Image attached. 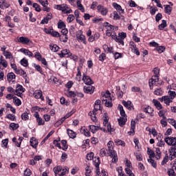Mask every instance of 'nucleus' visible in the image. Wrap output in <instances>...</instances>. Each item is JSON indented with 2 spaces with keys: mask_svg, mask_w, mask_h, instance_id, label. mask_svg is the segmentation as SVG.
<instances>
[{
  "mask_svg": "<svg viewBox=\"0 0 176 176\" xmlns=\"http://www.w3.org/2000/svg\"><path fill=\"white\" fill-rule=\"evenodd\" d=\"M113 142L109 141L107 143L108 151L109 156L112 159V163H118V154L116 153V151L113 150Z\"/></svg>",
  "mask_w": 176,
  "mask_h": 176,
  "instance_id": "obj_1",
  "label": "nucleus"
},
{
  "mask_svg": "<svg viewBox=\"0 0 176 176\" xmlns=\"http://www.w3.org/2000/svg\"><path fill=\"white\" fill-rule=\"evenodd\" d=\"M103 126H104V127H107V131H109V133H113V131H115V129L113 128H112V126H111V124H109V118L108 117V114L104 113L103 117Z\"/></svg>",
  "mask_w": 176,
  "mask_h": 176,
  "instance_id": "obj_2",
  "label": "nucleus"
},
{
  "mask_svg": "<svg viewBox=\"0 0 176 176\" xmlns=\"http://www.w3.org/2000/svg\"><path fill=\"white\" fill-rule=\"evenodd\" d=\"M55 9L61 10L65 14L72 13V10L67 4L56 5Z\"/></svg>",
  "mask_w": 176,
  "mask_h": 176,
  "instance_id": "obj_3",
  "label": "nucleus"
},
{
  "mask_svg": "<svg viewBox=\"0 0 176 176\" xmlns=\"http://www.w3.org/2000/svg\"><path fill=\"white\" fill-rule=\"evenodd\" d=\"M24 91H25V88H23L22 85L17 84L14 93L15 96H17L18 97H21Z\"/></svg>",
  "mask_w": 176,
  "mask_h": 176,
  "instance_id": "obj_4",
  "label": "nucleus"
},
{
  "mask_svg": "<svg viewBox=\"0 0 176 176\" xmlns=\"http://www.w3.org/2000/svg\"><path fill=\"white\" fill-rule=\"evenodd\" d=\"M76 38H77L78 42H82L84 43V45H86V43H87L86 36H85V35H83V32H82V30H79L78 32Z\"/></svg>",
  "mask_w": 176,
  "mask_h": 176,
  "instance_id": "obj_5",
  "label": "nucleus"
},
{
  "mask_svg": "<svg viewBox=\"0 0 176 176\" xmlns=\"http://www.w3.org/2000/svg\"><path fill=\"white\" fill-rule=\"evenodd\" d=\"M72 116V113H69L66 114L63 118H62L60 120H59L54 124L55 127H58V126H60V124H63V123H64V122L65 121V119H68V118H69Z\"/></svg>",
  "mask_w": 176,
  "mask_h": 176,
  "instance_id": "obj_6",
  "label": "nucleus"
},
{
  "mask_svg": "<svg viewBox=\"0 0 176 176\" xmlns=\"http://www.w3.org/2000/svg\"><path fill=\"white\" fill-rule=\"evenodd\" d=\"M159 100L161 101V102H164L166 105H170V103L173 102V100L168 96H162V98H160Z\"/></svg>",
  "mask_w": 176,
  "mask_h": 176,
  "instance_id": "obj_7",
  "label": "nucleus"
},
{
  "mask_svg": "<svg viewBox=\"0 0 176 176\" xmlns=\"http://www.w3.org/2000/svg\"><path fill=\"white\" fill-rule=\"evenodd\" d=\"M82 81L84 82V83H85V85H87L88 86L93 85L94 83L93 80H91L90 76H87L86 74H83Z\"/></svg>",
  "mask_w": 176,
  "mask_h": 176,
  "instance_id": "obj_8",
  "label": "nucleus"
},
{
  "mask_svg": "<svg viewBox=\"0 0 176 176\" xmlns=\"http://www.w3.org/2000/svg\"><path fill=\"white\" fill-rule=\"evenodd\" d=\"M94 163L95 167L96 168V176H100V157L96 158Z\"/></svg>",
  "mask_w": 176,
  "mask_h": 176,
  "instance_id": "obj_9",
  "label": "nucleus"
},
{
  "mask_svg": "<svg viewBox=\"0 0 176 176\" xmlns=\"http://www.w3.org/2000/svg\"><path fill=\"white\" fill-rule=\"evenodd\" d=\"M18 42H19L20 43H22L23 45H28V43L31 42V40H30L28 37L21 36L18 39Z\"/></svg>",
  "mask_w": 176,
  "mask_h": 176,
  "instance_id": "obj_10",
  "label": "nucleus"
},
{
  "mask_svg": "<svg viewBox=\"0 0 176 176\" xmlns=\"http://www.w3.org/2000/svg\"><path fill=\"white\" fill-rule=\"evenodd\" d=\"M164 141L166 143L168 144V145H170L174 146L175 145V139L173 137H168L164 139Z\"/></svg>",
  "mask_w": 176,
  "mask_h": 176,
  "instance_id": "obj_11",
  "label": "nucleus"
},
{
  "mask_svg": "<svg viewBox=\"0 0 176 176\" xmlns=\"http://www.w3.org/2000/svg\"><path fill=\"white\" fill-rule=\"evenodd\" d=\"M33 96H34V98H36V99L41 98V100H42V101H43V100H45V98L43 96L41 90L35 91L33 94Z\"/></svg>",
  "mask_w": 176,
  "mask_h": 176,
  "instance_id": "obj_12",
  "label": "nucleus"
},
{
  "mask_svg": "<svg viewBox=\"0 0 176 176\" xmlns=\"http://www.w3.org/2000/svg\"><path fill=\"white\" fill-rule=\"evenodd\" d=\"M94 89L95 87L91 85H88V87L85 86L84 87V91L87 94H93V93H94Z\"/></svg>",
  "mask_w": 176,
  "mask_h": 176,
  "instance_id": "obj_13",
  "label": "nucleus"
},
{
  "mask_svg": "<svg viewBox=\"0 0 176 176\" xmlns=\"http://www.w3.org/2000/svg\"><path fill=\"white\" fill-rule=\"evenodd\" d=\"M97 9L98 12H100L101 14H102V16H107V14L108 13V9L104 8V6L101 5L98 6Z\"/></svg>",
  "mask_w": 176,
  "mask_h": 176,
  "instance_id": "obj_14",
  "label": "nucleus"
},
{
  "mask_svg": "<svg viewBox=\"0 0 176 176\" xmlns=\"http://www.w3.org/2000/svg\"><path fill=\"white\" fill-rule=\"evenodd\" d=\"M122 104L125 108L127 109H129V111H131V109H134V107H133V104H131V101H122Z\"/></svg>",
  "mask_w": 176,
  "mask_h": 176,
  "instance_id": "obj_15",
  "label": "nucleus"
},
{
  "mask_svg": "<svg viewBox=\"0 0 176 176\" xmlns=\"http://www.w3.org/2000/svg\"><path fill=\"white\" fill-rule=\"evenodd\" d=\"M118 124L120 126V127H123L124 124H126V122H127V118L126 117H120L118 119Z\"/></svg>",
  "mask_w": 176,
  "mask_h": 176,
  "instance_id": "obj_16",
  "label": "nucleus"
},
{
  "mask_svg": "<svg viewBox=\"0 0 176 176\" xmlns=\"http://www.w3.org/2000/svg\"><path fill=\"white\" fill-rule=\"evenodd\" d=\"M153 72L154 73V78H157V79H153L154 82H159V74L160 70L157 67H155L153 69Z\"/></svg>",
  "mask_w": 176,
  "mask_h": 176,
  "instance_id": "obj_17",
  "label": "nucleus"
},
{
  "mask_svg": "<svg viewBox=\"0 0 176 176\" xmlns=\"http://www.w3.org/2000/svg\"><path fill=\"white\" fill-rule=\"evenodd\" d=\"M102 103L104 104L105 107L108 108L112 107V98L110 99H102Z\"/></svg>",
  "mask_w": 176,
  "mask_h": 176,
  "instance_id": "obj_18",
  "label": "nucleus"
},
{
  "mask_svg": "<svg viewBox=\"0 0 176 176\" xmlns=\"http://www.w3.org/2000/svg\"><path fill=\"white\" fill-rule=\"evenodd\" d=\"M170 152V156H169V160H174L175 159L176 155H175V148L171 147L170 149H169Z\"/></svg>",
  "mask_w": 176,
  "mask_h": 176,
  "instance_id": "obj_19",
  "label": "nucleus"
},
{
  "mask_svg": "<svg viewBox=\"0 0 176 176\" xmlns=\"http://www.w3.org/2000/svg\"><path fill=\"white\" fill-rule=\"evenodd\" d=\"M38 140H36V138H32L30 139V145L31 146H32V148H34V149H36V148L38 147Z\"/></svg>",
  "mask_w": 176,
  "mask_h": 176,
  "instance_id": "obj_20",
  "label": "nucleus"
},
{
  "mask_svg": "<svg viewBox=\"0 0 176 176\" xmlns=\"http://www.w3.org/2000/svg\"><path fill=\"white\" fill-rule=\"evenodd\" d=\"M113 6L120 12V14L124 13V10L122 9V6L117 3H113Z\"/></svg>",
  "mask_w": 176,
  "mask_h": 176,
  "instance_id": "obj_21",
  "label": "nucleus"
},
{
  "mask_svg": "<svg viewBox=\"0 0 176 176\" xmlns=\"http://www.w3.org/2000/svg\"><path fill=\"white\" fill-rule=\"evenodd\" d=\"M61 33L64 36V38L62 40V42H67V41H68V37H67V34H68V29L64 28L62 29Z\"/></svg>",
  "mask_w": 176,
  "mask_h": 176,
  "instance_id": "obj_22",
  "label": "nucleus"
},
{
  "mask_svg": "<svg viewBox=\"0 0 176 176\" xmlns=\"http://www.w3.org/2000/svg\"><path fill=\"white\" fill-rule=\"evenodd\" d=\"M67 54L68 56H72V53H71V52H69V50H67V49H65V50H62V51H61V53L59 54V56H60V57L63 58V57H64V56H65V55H67Z\"/></svg>",
  "mask_w": 176,
  "mask_h": 176,
  "instance_id": "obj_23",
  "label": "nucleus"
},
{
  "mask_svg": "<svg viewBox=\"0 0 176 176\" xmlns=\"http://www.w3.org/2000/svg\"><path fill=\"white\" fill-rule=\"evenodd\" d=\"M13 79H16V74L13 72L8 73L7 74V80L8 82H12Z\"/></svg>",
  "mask_w": 176,
  "mask_h": 176,
  "instance_id": "obj_24",
  "label": "nucleus"
},
{
  "mask_svg": "<svg viewBox=\"0 0 176 176\" xmlns=\"http://www.w3.org/2000/svg\"><path fill=\"white\" fill-rule=\"evenodd\" d=\"M100 104H101V100H97L95 102L94 109L93 110L92 112H97V111L100 110Z\"/></svg>",
  "mask_w": 176,
  "mask_h": 176,
  "instance_id": "obj_25",
  "label": "nucleus"
},
{
  "mask_svg": "<svg viewBox=\"0 0 176 176\" xmlns=\"http://www.w3.org/2000/svg\"><path fill=\"white\" fill-rule=\"evenodd\" d=\"M164 6L165 13H166L167 14H171V11L173 10L171 6H170V5H164Z\"/></svg>",
  "mask_w": 176,
  "mask_h": 176,
  "instance_id": "obj_26",
  "label": "nucleus"
},
{
  "mask_svg": "<svg viewBox=\"0 0 176 176\" xmlns=\"http://www.w3.org/2000/svg\"><path fill=\"white\" fill-rule=\"evenodd\" d=\"M76 3L79 10H81L82 13L85 12V8L83 5H82V0H77Z\"/></svg>",
  "mask_w": 176,
  "mask_h": 176,
  "instance_id": "obj_27",
  "label": "nucleus"
},
{
  "mask_svg": "<svg viewBox=\"0 0 176 176\" xmlns=\"http://www.w3.org/2000/svg\"><path fill=\"white\" fill-rule=\"evenodd\" d=\"M91 131L93 133V134H94V133H96V131H98V130H100V127L98 126H94V125H89V126Z\"/></svg>",
  "mask_w": 176,
  "mask_h": 176,
  "instance_id": "obj_28",
  "label": "nucleus"
},
{
  "mask_svg": "<svg viewBox=\"0 0 176 176\" xmlns=\"http://www.w3.org/2000/svg\"><path fill=\"white\" fill-rule=\"evenodd\" d=\"M153 103L154 104L155 107H156V108L157 109H162V108H163V107L162 106V104H160V102H159L157 100H153Z\"/></svg>",
  "mask_w": 176,
  "mask_h": 176,
  "instance_id": "obj_29",
  "label": "nucleus"
},
{
  "mask_svg": "<svg viewBox=\"0 0 176 176\" xmlns=\"http://www.w3.org/2000/svg\"><path fill=\"white\" fill-rule=\"evenodd\" d=\"M3 65L4 68H6L8 67V61L3 58V56H0V65Z\"/></svg>",
  "mask_w": 176,
  "mask_h": 176,
  "instance_id": "obj_30",
  "label": "nucleus"
},
{
  "mask_svg": "<svg viewBox=\"0 0 176 176\" xmlns=\"http://www.w3.org/2000/svg\"><path fill=\"white\" fill-rule=\"evenodd\" d=\"M21 52L23 53V54H27L29 57H32V56H34V54H32L31 51L26 49H21Z\"/></svg>",
  "mask_w": 176,
  "mask_h": 176,
  "instance_id": "obj_31",
  "label": "nucleus"
},
{
  "mask_svg": "<svg viewBox=\"0 0 176 176\" xmlns=\"http://www.w3.org/2000/svg\"><path fill=\"white\" fill-rule=\"evenodd\" d=\"M50 49L52 50V52H58V49H60V47L56 44H50Z\"/></svg>",
  "mask_w": 176,
  "mask_h": 176,
  "instance_id": "obj_32",
  "label": "nucleus"
},
{
  "mask_svg": "<svg viewBox=\"0 0 176 176\" xmlns=\"http://www.w3.org/2000/svg\"><path fill=\"white\" fill-rule=\"evenodd\" d=\"M67 134L69 137V138H76V133H75V132H74V131L71 130V129H67Z\"/></svg>",
  "mask_w": 176,
  "mask_h": 176,
  "instance_id": "obj_33",
  "label": "nucleus"
},
{
  "mask_svg": "<svg viewBox=\"0 0 176 176\" xmlns=\"http://www.w3.org/2000/svg\"><path fill=\"white\" fill-rule=\"evenodd\" d=\"M118 109L120 112L121 116H122V118H126V112H124V109H123V106H122V104H119Z\"/></svg>",
  "mask_w": 176,
  "mask_h": 176,
  "instance_id": "obj_34",
  "label": "nucleus"
},
{
  "mask_svg": "<svg viewBox=\"0 0 176 176\" xmlns=\"http://www.w3.org/2000/svg\"><path fill=\"white\" fill-rule=\"evenodd\" d=\"M112 98H111V92H109V91H107L106 93L102 95V100H109L111 99Z\"/></svg>",
  "mask_w": 176,
  "mask_h": 176,
  "instance_id": "obj_35",
  "label": "nucleus"
},
{
  "mask_svg": "<svg viewBox=\"0 0 176 176\" xmlns=\"http://www.w3.org/2000/svg\"><path fill=\"white\" fill-rule=\"evenodd\" d=\"M3 56H5L6 58H8V60H13V55H12V53L9 51L7 52L3 53Z\"/></svg>",
  "mask_w": 176,
  "mask_h": 176,
  "instance_id": "obj_36",
  "label": "nucleus"
},
{
  "mask_svg": "<svg viewBox=\"0 0 176 176\" xmlns=\"http://www.w3.org/2000/svg\"><path fill=\"white\" fill-rule=\"evenodd\" d=\"M166 27H167V21L162 20V23L158 25V29L162 30L163 28H166Z\"/></svg>",
  "mask_w": 176,
  "mask_h": 176,
  "instance_id": "obj_37",
  "label": "nucleus"
},
{
  "mask_svg": "<svg viewBox=\"0 0 176 176\" xmlns=\"http://www.w3.org/2000/svg\"><path fill=\"white\" fill-rule=\"evenodd\" d=\"M108 150L106 148H102L100 151V157H104V156H107Z\"/></svg>",
  "mask_w": 176,
  "mask_h": 176,
  "instance_id": "obj_38",
  "label": "nucleus"
},
{
  "mask_svg": "<svg viewBox=\"0 0 176 176\" xmlns=\"http://www.w3.org/2000/svg\"><path fill=\"white\" fill-rule=\"evenodd\" d=\"M78 73L76 74V80H77V82H80V79L82 78V73L80 72V69H77Z\"/></svg>",
  "mask_w": 176,
  "mask_h": 176,
  "instance_id": "obj_39",
  "label": "nucleus"
},
{
  "mask_svg": "<svg viewBox=\"0 0 176 176\" xmlns=\"http://www.w3.org/2000/svg\"><path fill=\"white\" fill-rule=\"evenodd\" d=\"M103 49L107 52V53H113V48L111 47H108V45H103Z\"/></svg>",
  "mask_w": 176,
  "mask_h": 176,
  "instance_id": "obj_40",
  "label": "nucleus"
},
{
  "mask_svg": "<svg viewBox=\"0 0 176 176\" xmlns=\"http://www.w3.org/2000/svg\"><path fill=\"white\" fill-rule=\"evenodd\" d=\"M58 28H60V30H63L65 28V23L64 21L60 20L58 23Z\"/></svg>",
  "mask_w": 176,
  "mask_h": 176,
  "instance_id": "obj_41",
  "label": "nucleus"
},
{
  "mask_svg": "<svg viewBox=\"0 0 176 176\" xmlns=\"http://www.w3.org/2000/svg\"><path fill=\"white\" fill-rule=\"evenodd\" d=\"M89 116H91V119L93 122H97V118L96 117V112H89Z\"/></svg>",
  "mask_w": 176,
  "mask_h": 176,
  "instance_id": "obj_42",
  "label": "nucleus"
},
{
  "mask_svg": "<svg viewBox=\"0 0 176 176\" xmlns=\"http://www.w3.org/2000/svg\"><path fill=\"white\" fill-rule=\"evenodd\" d=\"M61 170H63V167H61V166H58L54 168V172L55 175H57V174H58V173H60V171H61Z\"/></svg>",
  "mask_w": 176,
  "mask_h": 176,
  "instance_id": "obj_43",
  "label": "nucleus"
},
{
  "mask_svg": "<svg viewBox=\"0 0 176 176\" xmlns=\"http://www.w3.org/2000/svg\"><path fill=\"white\" fill-rule=\"evenodd\" d=\"M168 94H169V97H170V98L172 100H173L175 98V97H176V93H175V91H168Z\"/></svg>",
  "mask_w": 176,
  "mask_h": 176,
  "instance_id": "obj_44",
  "label": "nucleus"
},
{
  "mask_svg": "<svg viewBox=\"0 0 176 176\" xmlns=\"http://www.w3.org/2000/svg\"><path fill=\"white\" fill-rule=\"evenodd\" d=\"M155 152H156V159L157 160H159L160 159V156L162 155V151H160V148H155Z\"/></svg>",
  "mask_w": 176,
  "mask_h": 176,
  "instance_id": "obj_45",
  "label": "nucleus"
},
{
  "mask_svg": "<svg viewBox=\"0 0 176 176\" xmlns=\"http://www.w3.org/2000/svg\"><path fill=\"white\" fill-rule=\"evenodd\" d=\"M14 102L16 104L17 107H20L21 105V100L19 99L17 97L14 96Z\"/></svg>",
  "mask_w": 176,
  "mask_h": 176,
  "instance_id": "obj_46",
  "label": "nucleus"
},
{
  "mask_svg": "<svg viewBox=\"0 0 176 176\" xmlns=\"http://www.w3.org/2000/svg\"><path fill=\"white\" fill-rule=\"evenodd\" d=\"M21 119L22 120H28L30 119V117L28 116V112H25L21 115Z\"/></svg>",
  "mask_w": 176,
  "mask_h": 176,
  "instance_id": "obj_47",
  "label": "nucleus"
},
{
  "mask_svg": "<svg viewBox=\"0 0 176 176\" xmlns=\"http://www.w3.org/2000/svg\"><path fill=\"white\" fill-rule=\"evenodd\" d=\"M157 52H158V53H163V52H164V50H166V47L164 46H158L156 48Z\"/></svg>",
  "mask_w": 176,
  "mask_h": 176,
  "instance_id": "obj_48",
  "label": "nucleus"
},
{
  "mask_svg": "<svg viewBox=\"0 0 176 176\" xmlns=\"http://www.w3.org/2000/svg\"><path fill=\"white\" fill-rule=\"evenodd\" d=\"M67 97H71L72 98H75L76 97V92L70 91L67 93Z\"/></svg>",
  "mask_w": 176,
  "mask_h": 176,
  "instance_id": "obj_49",
  "label": "nucleus"
},
{
  "mask_svg": "<svg viewBox=\"0 0 176 176\" xmlns=\"http://www.w3.org/2000/svg\"><path fill=\"white\" fill-rule=\"evenodd\" d=\"M166 114V111L161 110L159 111L158 115L160 118H162V119H166V116L164 115Z\"/></svg>",
  "mask_w": 176,
  "mask_h": 176,
  "instance_id": "obj_50",
  "label": "nucleus"
},
{
  "mask_svg": "<svg viewBox=\"0 0 176 176\" xmlns=\"http://www.w3.org/2000/svg\"><path fill=\"white\" fill-rule=\"evenodd\" d=\"M148 163H150L151 164V166H153L154 167V168H156L157 167V164L155 162V160H153L152 158L150 157V159L148 160Z\"/></svg>",
  "mask_w": 176,
  "mask_h": 176,
  "instance_id": "obj_51",
  "label": "nucleus"
},
{
  "mask_svg": "<svg viewBox=\"0 0 176 176\" xmlns=\"http://www.w3.org/2000/svg\"><path fill=\"white\" fill-rule=\"evenodd\" d=\"M144 112L151 115L153 113V109L151 107H148L147 108L144 109Z\"/></svg>",
  "mask_w": 176,
  "mask_h": 176,
  "instance_id": "obj_52",
  "label": "nucleus"
},
{
  "mask_svg": "<svg viewBox=\"0 0 176 176\" xmlns=\"http://www.w3.org/2000/svg\"><path fill=\"white\" fill-rule=\"evenodd\" d=\"M10 127L12 129V130H17L19 129V124L11 123Z\"/></svg>",
  "mask_w": 176,
  "mask_h": 176,
  "instance_id": "obj_53",
  "label": "nucleus"
},
{
  "mask_svg": "<svg viewBox=\"0 0 176 176\" xmlns=\"http://www.w3.org/2000/svg\"><path fill=\"white\" fill-rule=\"evenodd\" d=\"M61 144L63 146V150L67 151V149H68V145H67V140H62Z\"/></svg>",
  "mask_w": 176,
  "mask_h": 176,
  "instance_id": "obj_54",
  "label": "nucleus"
},
{
  "mask_svg": "<svg viewBox=\"0 0 176 176\" xmlns=\"http://www.w3.org/2000/svg\"><path fill=\"white\" fill-rule=\"evenodd\" d=\"M21 65H23V67H28V60H27V59L23 58L21 60Z\"/></svg>",
  "mask_w": 176,
  "mask_h": 176,
  "instance_id": "obj_55",
  "label": "nucleus"
},
{
  "mask_svg": "<svg viewBox=\"0 0 176 176\" xmlns=\"http://www.w3.org/2000/svg\"><path fill=\"white\" fill-rule=\"evenodd\" d=\"M7 118L8 119H10V120H12V122H14V120H16V116L13 114H8Z\"/></svg>",
  "mask_w": 176,
  "mask_h": 176,
  "instance_id": "obj_56",
  "label": "nucleus"
},
{
  "mask_svg": "<svg viewBox=\"0 0 176 176\" xmlns=\"http://www.w3.org/2000/svg\"><path fill=\"white\" fill-rule=\"evenodd\" d=\"M115 143L117 144V145H121V146H124L125 143L121 140H116Z\"/></svg>",
  "mask_w": 176,
  "mask_h": 176,
  "instance_id": "obj_57",
  "label": "nucleus"
},
{
  "mask_svg": "<svg viewBox=\"0 0 176 176\" xmlns=\"http://www.w3.org/2000/svg\"><path fill=\"white\" fill-rule=\"evenodd\" d=\"M74 20H75V16H74V14H69L67 17L68 23H72Z\"/></svg>",
  "mask_w": 176,
  "mask_h": 176,
  "instance_id": "obj_58",
  "label": "nucleus"
},
{
  "mask_svg": "<svg viewBox=\"0 0 176 176\" xmlns=\"http://www.w3.org/2000/svg\"><path fill=\"white\" fill-rule=\"evenodd\" d=\"M154 94H155V96H162L163 94V91H162L161 89H157L154 91Z\"/></svg>",
  "mask_w": 176,
  "mask_h": 176,
  "instance_id": "obj_59",
  "label": "nucleus"
},
{
  "mask_svg": "<svg viewBox=\"0 0 176 176\" xmlns=\"http://www.w3.org/2000/svg\"><path fill=\"white\" fill-rule=\"evenodd\" d=\"M94 157V153H90L87 155V160H93Z\"/></svg>",
  "mask_w": 176,
  "mask_h": 176,
  "instance_id": "obj_60",
  "label": "nucleus"
},
{
  "mask_svg": "<svg viewBox=\"0 0 176 176\" xmlns=\"http://www.w3.org/2000/svg\"><path fill=\"white\" fill-rule=\"evenodd\" d=\"M168 175L169 176H174L175 175V172L174 171V168H170L168 170Z\"/></svg>",
  "mask_w": 176,
  "mask_h": 176,
  "instance_id": "obj_61",
  "label": "nucleus"
},
{
  "mask_svg": "<svg viewBox=\"0 0 176 176\" xmlns=\"http://www.w3.org/2000/svg\"><path fill=\"white\" fill-rule=\"evenodd\" d=\"M113 20H120V16H119V14L118 13V12L114 11L113 12Z\"/></svg>",
  "mask_w": 176,
  "mask_h": 176,
  "instance_id": "obj_62",
  "label": "nucleus"
},
{
  "mask_svg": "<svg viewBox=\"0 0 176 176\" xmlns=\"http://www.w3.org/2000/svg\"><path fill=\"white\" fill-rule=\"evenodd\" d=\"M85 175L86 176H90L89 174H90V173H91V168H90V166H87L86 168H85Z\"/></svg>",
  "mask_w": 176,
  "mask_h": 176,
  "instance_id": "obj_63",
  "label": "nucleus"
},
{
  "mask_svg": "<svg viewBox=\"0 0 176 176\" xmlns=\"http://www.w3.org/2000/svg\"><path fill=\"white\" fill-rule=\"evenodd\" d=\"M24 175L25 176H30L31 175V170L30 168H27L25 171H24Z\"/></svg>",
  "mask_w": 176,
  "mask_h": 176,
  "instance_id": "obj_64",
  "label": "nucleus"
}]
</instances>
